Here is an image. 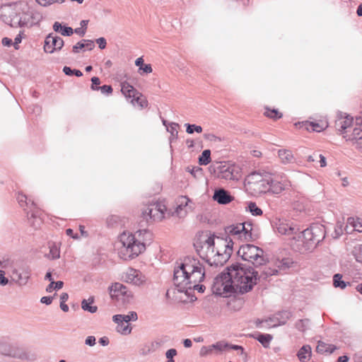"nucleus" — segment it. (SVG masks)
Wrapping results in <instances>:
<instances>
[{
  "label": "nucleus",
  "mask_w": 362,
  "mask_h": 362,
  "mask_svg": "<svg viewBox=\"0 0 362 362\" xmlns=\"http://www.w3.org/2000/svg\"><path fill=\"white\" fill-rule=\"evenodd\" d=\"M225 231L229 240H224L213 235L207 237L197 247L200 257L205 259L210 266H222L227 262L233 250V240L248 242L257 238V235L252 232V224L249 222L228 226Z\"/></svg>",
  "instance_id": "f257e3e1"
},
{
  "label": "nucleus",
  "mask_w": 362,
  "mask_h": 362,
  "mask_svg": "<svg viewBox=\"0 0 362 362\" xmlns=\"http://www.w3.org/2000/svg\"><path fill=\"white\" fill-rule=\"evenodd\" d=\"M174 269L173 282L179 292L187 293L188 290L204 292V286L200 285L205 277V269L200 261L193 257H187L177 263Z\"/></svg>",
  "instance_id": "f03ea898"
},
{
  "label": "nucleus",
  "mask_w": 362,
  "mask_h": 362,
  "mask_svg": "<svg viewBox=\"0 0 362 362\" xmlns=\"http://www.w3.org/2000/svg\"><path fill=\"white\" fill-rule=\"evenodd\" d=\"M227 270L229 271L235 293H246L257 284L258 272L252 268H244L240 264H233L227 267Z\"/></svg>",
  "instance_id": "7ed1b4c3"
},
{
  "label": "nucleus",
  "mask_w": 362,
  "mask_h": 362,
  "mask_svg": "<svg viewBox=\"0 0 362 362\" xmlns=\"http://www.w3.org/2000/svg\"><path fill=\"white\" fill-rule=\"evenodd\" d=\"M117 243L121 245L118 249L119 255L124 260L133 259L144 252L142 244H138L134 234L129 232L121 233Z\"/></svg>",
  "instance_id": "20e7f679"
},
{
  "label": "nucleus",
  "mask_w": 362,
  "mask_h": 362,
  "mask_svg": "<svg viewBox=\"0 0 362 362\" xmlns=\"http://www.w3.org/2000/svg\"><path fill=\"white\" fill-rule=\"evenodd\" d=\"M269 182H271V174L267 172L255 171L246 177L245 187L252 195L258 196L269 190Z\"/></svg>",
  "instance_id": "39448f33"
},
{
  "label": "nucleus",
  "mask_w": 362,
  "mask_h": 362,
  "mask_svg": "<svg viewBox=\"0 0 362 362\" xmlns=\"http://www.w3.org/2000/svg\"><path fill=\"white\" fill-rule=\"evenodd\" d=\"M325 238V230L322 225L315 224L304 230L298 235V241L302 243L303 251L314 249Z\"/></svg>",
  "instance_id": "423d86ee"
},
{
  "label": "nucleus",
  "mask_w": 362,
  "mask_h": 362,
  "mask_svg": "<svg viewBox=\"0 0 362 362\" xmlns=\"http://www.w3.org/2000/svg\"><path fill=\"white\" fill-rule=\"evenodd\" d=\"M238 255L243 260L252 263L255 267L264 265L267 259L264 250L252 244H245L240 246Z\"/></svg>",
  "instance_id": "0eeeda50"
},
{
  "label": "nucleus",
  "mask_w": 362,
  "mask_h": 362,
  "mask_svg": "<svg viewBox=\"0 0 362 362\" xmlns=\"http://www.w3.org/2000/svg\"><path fill=\"white\" fill-rule=\"evenodd\" d=\"M229 271L226 269L218 274L214 281L212 290L214 293L223 297H228L235 293Z\"/></svg>",
  "instance_id": "6e6552de"
},
{
  "label": "nucleus",
  "mask_w": 362,
  "mask_h": 362,
  "mask_svg": "<svg viewBox=\"0 0 362 362\" xmlns=\"http://www.w3.org/2000/svg\"><path fill=\"white\" fill-rule=\"evenodd\" d=\"M17 200L20 206L26 211L30 223L35 228L40 226L42 223V219L40 217V213L34 202L28 200L26 195L21 193L18 194Z\"/></svg>",
  "instance_id": "1a4fd4ad"
},
{
  "label": "nucleus",
  "mask_w": 362,
  "mask_h": 362,
  "mask_svg": "<svg viewBox=\"0 0 362 362\" xmlns=\"http://www.w3.org/2000/svg\"><path fill=\"white\" fill-rule=\"evenodd\" d=\"M23 11H21L18 21H14V27L30 28L38 24L42 19V15L36 10L28 8L23 4Z\"/></svg>",
  "instance_id": "9d476101"
},
{
  "label": "nucleus",
  "mask_w": 362,
  "mask_h": 362,
  "mask_svg": "<svg viewBox=\"0 0 362 362\" xmlns=\"http://www.w3.org/2000/svg\"><path fill=\"white\" fill-rule=\"evenodd\" d=\"M291 262L288 259H276L269 265H266L260 274H258L257 279H267L272 276H277L283 274L290 267Z\"/></svg>",
  "instance_id": "9b49d317"
},
{
  "label": "nucleus",
  "mask_w": 362,
  "mask_h": 362,
  "mask_svg": "<svg viewBox=\"0 0 362 362\" xmlns=\"http://www.w3.org/2000/svg\"><path fill=\"white\" fill-rule=\"evenodd\" d=\"M23 11V4L16 2L4 6L0 9V18L6 24L14 27V21H18L21 11Z\"/></svg>",
  "instance_id": "f8f14e48"
},
{
  "label": "nucleus",
  "mask_w": 362,
  "mask_h": 362,
  "mask_svg": "<svg viewBox=\"0 0 362 362\" xmlns=\"http://www.w3.org/2000/svg\"><path fill=\"white\" fill-rule=\"evenodd\" d=\"M192 201L186 196H180L175 201V208L173 211H168V215L176 216L180 218L187 216L189 210H192Z\"/></svg>",
  "instance_id": "ddd939ff"
},
{
  "label": "nucleus",
  "mask_w": 362,
  "mask_h": 362,
  "mask_svg": "<svg viewBox=\"0 0 362 362\" xmlns=\"http://www.w3.org/2000/svg\"><path fill=\"white\" fill-rule=\"evenodd\" d=\"M168 213L166 206L160 203H153L147 206L143 211V216L145 218H151L154 221H161L165 217V213Z\"/></svg>",
  "instance_id": "4468645a"
},
{
  "label": "nucleus",
  "mask_w": 362,
  "mask_h": 362,
  "mask_svg": "<svg viewBox=\"0 0 362 362\" xmlns=\"http://www.w3.org/2000/svg\"><path fill=\"white\" fill-rule=\"evenodd\" d=\"M228 347H229L228 342L223 340L218 341L215 344L202 346L199 352V356L201 358H206L213 355H219L228 349Z\"/></svg>",
  "instance_id": "2eb2a0df"
},
{
  "label": "nucleus",
  "mask_w": 362,
  "mask_h": 362,
  "mask_svg": "<svg viewBox=\"0 0 362 362\" xmlns=\"http://www.w3.org/2000/svg\"><path fill=\"white\" fill-rule=\"evenodd\" d=\"M110 295L111 298L117 300H122L124 302H129L133 297L132 293L128 288L120 283H115L110 288Z\"/></svg>",
  "instance_id": "dca6fc26"
},
{
  "label": "nucleus",
  "mask_w": 362,
  "mask_h": 362,
  "mask_svg": "<svg viewBox=\"0 0 362 362\" xmlns=\"http://www.w3.org/2000/svg\"><path fill=\"white\" fill-rule=\"evenodd\" d=\"M64 45L63 39L53 33H49L45 40L44 50L45 52L52 54L60 51Z\"/></svg>",
  "instance_id": "f3484780"
},
{
  "label": "nucleus",
  "mask_w": 362,
  "mask_h": 362,
  "mask_svg": "<svg viewBox=\"0 0 362 362\" xmlns=\"http://www.w3.org/2000/svg\"><path fill=\"white\" fill-rule=\"evenodd\" d=\"M124 281L128 284L140 286L146 281V276L139 271L133 268H129L122 276Z\"/></svg>",
  "instance_id": "a211bd4d"
},
{
  "label": "nucleus",
  "mask_w": 362,
  "mask_h": 362,
  "mask_svg": "<svg viewBox=\"0 0 362 362\" xmlns=\"http://www.w3.org/2000/svg\"><path fill=\"white\" fill-rule=\"evenodd\" d=\"M218 177L226 180H238L241 177V170L235 165H223Z\"/></svg>",
  "instance_id": "6ab92c4d"
},
{
  "label": "nucleus",
  "mask_w": 362,
  "mask_h": 362,
  "mask_svg": "<svg viewBox=\"0 0 362 362\" xmlns=\"http://www.w3.org/2000/svg\"><path fill=\"white\" fill-rule=\"evenodd\" d=\"M343 138L350 142L357 150L362 151V129L355 127L351 132H345Z\"/></svg>",
  "instance_id": "aec40b11"
},
{
  "label": "nucleus",
  "mask_w": 362,
  "mask_h": 362,
  "mask_svg": "<svg viewBox=\"0 0 362 362\" xmlns=\"http://www.w3.org/2000/svg\"><path fill=\"white\" fill-rule=\"evenodd\" d=\"M352 124L353 117L342 112L337 115V118L335 121V127L339 134L344 136V132H347L346 129L351 127Z\"/></svg>",
  "instance_id": "412c9836"
},
{
  "label": "nucleus",
  "mask_w": 362,
  "mask_h": 362,
  "mask_svg": "<svg viewBox=\"0 0 362 362\" xmlns=\"http://www.w3.org/2000/svg\"><path fill=\"white\" fill-rule=\"evenodd\" d=\"M275 228L279 233L285 235H293L298 230L292 222L285 219H279L275 222Z\"/></svg>",
  "instance_id": "4be33fe9"
},
{
  "label": "nucleus",
  "mask_w": 362,
  "mask_h": 362,
  "mask_svg": "<svg viewBox=\"0 0 362 362\" xmlns=\"http://www.w3.org/2000/svg\"><path fill=\"white\" fill-rule=\"evenodd\" d=\"M280 318H269L265 320L260 321V324H267L268 327H276L279 325H284L286 321L291 317V313L289 311H282L278 314Z\"/></svg>",
  "instance_id": "5701e85b"
},
{
  "label": "nucleus",
  "mask_w": 362,
  "mask_h": 362,
  "mask_svg": "<svg viewBox=\"0 0 362 362\" xmlns=\"http://www.w3.org/2000/svg\"><path fill=\"white\" fill-rule=\"evenodd\" d=\"M138 244H142L144 252L147 245H149L153 240V233L147 229L138 230L134 233Z\"/></svg>",
  "instance_id": "b1692460"
},
{
  "label": "nucleus",
  "mask_w": 362,
  "mask_h": 362,
  "mask_svg": "<svg viewBox=\"0 0 362 362\" xmlns=\"http://www.w3.org/2000/svg\"><path fill=\"white\" fill-rule=\"evenodd\" d=\"M163 345L160 340H155L144 344L139 349V354L142 356H146L155 352Z\"/></svg>",
  "instance_id": "393cba45"
},
{
  "label": "nucleus",
  "mask_w": 362,
  "mask_h": 362,
  "mask_svg": "<svg viewBox=\"0 0 362 362\" xmlns=\"http://www.w3.org/2000/svg\"><path fill=\"white\" fill-rule=\"evenodd\" d=\"M30 271L28 267L22 269V271L13 269L12 271V276L13 279L20 286H24L28 283L30 278Z\"/></svg>",
  "instance_id": "a878e982"
},
{
  "label": "nucleus",
  "mask_w": 362,
  "mask_h": 362,
  "mask_svg": "<svg viewBox=\"0 0 362 362\" xmlns=\"http://www.w3.org/2000/svg\"><path fill=\"white\" fill-rule=\"evenodd\" d=\"M213 199L220 204H227L233 199V197L223 189L216 190Z\"/></svg>",
  "instance_id": "bb28decb"
},
{
  "label": "nucleus",
  "mask_w": 362,
  "mask_h": 362,
  "mask_svg": "<svg viewBox=\"0 0 362 362\" xmlns=\"http://www.w3.org/2000/svg\"><path fill=\"white\" fill-rule=\"evenodd\" d=\"M269 190L267 192H272L274 194H279L285 190L287 185L276 180H274L271 175V182H269Z\"/></svg>",
  "instance_id": "cd10ccee"
},
{
  "label": "nucleus",
  "mask_w": 362,
  "mask_h": 362,
  "mask_svg": "<svg viewBox=\"0 0 362 362\" xmlns=\"http://www.w3.org/2000/svg\"><path fill=\"white\" fill-rule=\"evenodd\" d=\"M298 358L300 362H308L312 356V348L310 345H303L297 353Z\"/></svg>",
  "instance_id": "c85d7f7f"
},
{
  "label": "nucleus",
  "mask_w": 362,
  "mask_h": 362,
  "mask_svg": "<svg viewBox=\"0 0 362 362\" xmlns=\"http://www.w3.org/2000/svg\"><path fill=\"white\" fill-rule=\"evenodd\" d=\"M279 157L284 164H289L294 162V156L292 152L288 149H279L278 151Z\"/></svg>",
  "instance_id": "c756f323"
},
{
  "label": "nucleus",
  "mask_w": 362,
  "mask_h": 362,
  "mask_svg": "<svg viewBox=\"0 0 362 362\" xmlns=\"http://www.w3.org/2000/svg\"><path fill=\"white\" fill-rule=\"evenodd\" d=\"M53 30L63 36H71L74 33V29L71 27L63 25L59 22L53 24Z\"/></svg>",
  "instance_id": "7c9ffc66"
},
{
  "label": "nucleus",
  "mask_w": 362,
  "mask_h": 362,
  "mask_svg": "<svg viewBox=\"0 0 362 362\" xmlns=\"http://www.w3.org/2000/svg\"><path fill=\"white\" fill-rule=\"evenodd\" d=\"M337 347L333 344H329L323 341H318L316 351L319 354H332Z\"/></svg>",
  "instance_id": "2f4dec72"
},
{
  "label": "nucleus",
  "mask_w": 362,
  "mask_h": 362,
  "mask_svg": "<svg viewBox=\"0 0 362 362\" xmlns=\"http://www.w3.org/2000/svg\"><path fill=\"white\" fill-rule=\"evenodd\" d=\"M121 91L126 98H135L138 95L137 90L128 83H122Z\"/></svg>",
  "instance_id": "473e14b6"
},
{
  "label": "nucleus",
  "mask_w": 362,
  "mask_h": 362,
  "mask_svg": "<svg viewBox=\"0 0 362 362\" xmlns=\"http://www.w3.org/2000/svg\"><path fill=\"white\" fill-rule=\"evenodd\" d=\"M94 303V298L90 297L88 300L83 299L81 301V308L90 313H95L98 310V307L95 305H91Z\"/></svg>",
  "instance_id": "72a5a7b5"
},
{
  "label": "nucleus",
  "mask_w": 362,
  "mask_h": 362,
  "mask_svg": "<svg viewBox=\"0 0 362 362\" xmlns=\"http://www.w3.org/2000/svg\"><path fill=\"white\" fill-rule=\"evenodd\" d=\"M117 324L116 330L117 332L127 335L131 333L132 327L127 323H125L122 321V322H119V321H114Z\"/></svg>",
  "instance_id": "f704fd0d"
},
{
  "label": "nucleus",
  "mask_w": 362,
  "mask_h": 362,
  "mask_svg": "<svg viewBox=\"0 0 362 362\" xmlns=\"http://www.w3.org/2000/svg\"><path fill=\"white\" fill-rule=\"evenodd\" d=\"M49 252L47 255L49 259H56L60 257V250L59 247L54 243L49 244Z\"/></svg>",
  "instance_id": "c9c22d12"
},
{
  "label": "nucleus",
  "mask_w": 362,
  "mask_h": 362,
  "mask_svg": "<svg viewBox=\"0 0 362 362\" xmlns=\"http://www.w3.org/2000/svg\"><path fill=\"white\" fill-rule=\"evenodd\" d=\"M273 337L269 334H259L256 339L262 344L264 348H268Z\"/></svg>",
  "instance_id": "e433bc0d"
},
{
  "label": "nucleus",
  "mask_w": 362,
  "mask_h": 362,
  "mask_svg": "<svg viewBox=\"0 0 362 362\" xmlns=\"http://www.w3.org/2000/svg\"><path fill=\"white\" fill-rule=\"evenodd\" d=\"M348 223L350 224L354 230L361 233L362 232V221L358 218L350 217L347 220Z\"/></svg>",
  "instance_id": "4c0bfd02"
},
{
  "label": "nucleus",
  "mask_w": 362,
  "mask_h": 362,
  "mask_svg": "<svg viewBox=\"0 0 362 362\" xmlns=\"http://www.w3.org/2000/svg\"><path fill=\"white\" fill-rule=\"evenodd\" d=\"M211 162V151L204 150L199 158V163L202 165H206Z\"/></svg>",
  "instance_id": "58836bf2"
},
{
  "label": "nucleus",
  "mask_w": 362,
  "mask_h": 362,
  "mask_svg": "<svg viewBox=\"0 0 362 362\" xmlns=\"http://www.w3.org/2000/svg\"><path fill=\"white\" fill-rule=\"evenodd\" d=\"M342 279V275L339 274H336L334 275L333 276V284L334 286V287L337 288H340L341 289H344L346 287L347 284H349V283H346L345 281H344L343 280H341Z\"/></svg>",
  "instance_id": "ea45409f"
},
{
  "label": "nucleus",
  "mask_w": 362,
  "mask_h": 362,
  "mask_svg": "<svg viewBox=\"0 0 362 362\" xmlns=\"http://www.w3.org/2000/svg\"><path fill=\"white\" fill-rule=\"evenodd\" d=\"M309 126L313 131L316 132H320L325 129L328 127V124L326 122H312L309 124Z\"/></svg>",
  "instance_id": "a19ab883"
},
{
  "label": "nucleus",
  "mask_w": 362,
  "mask_h": 362,
  "mask_svg": "<svg viewBox=\"0 0 362 362\" xmlns=\"http://www.w3.org/2000/svg\"><path fill=\"white\" fill-rule=\"evenodd\" d=\"M308 326L309 320L308 319L299 320L295 324L296 328L301 332H305L308 329Z\"/></svg>",
  "instance_id": "79ce46f5"
},
{
  "label": "nucleus",
  "mask_w": 362,
  "mask_h": 362,
  "mask_svg": "<svg viewBox=\"0 0 362 362\" xmlns=\"http://www.w3.org/2000/svg\"><path fill=\"white\" fill-rule=\"evenodd\" d=\"M179 124L175 122L169 123V127H167V131L171 134V139H177L178 135L177 128Z\"/></svg>",
  "instance_id": "37998d69"
},
{
  "label": "nucleus",
  "mask_w": 362,
  "mask_h": 362,
  "mask_svg": "<svg viewBox=\"0 0 362 362\" xmlns=\"http://www.w3.org/2000/svg\"><path fill=\"white\" fill-rule=\"evenodd\" d=\"M247 208L253 216H260L262 214V209L255 202H250Z\"/></svg>",
  "instance_id": "c03bdc74"
},
{
  "label": "nucleus",
  "mask_w": 362,
  "mask_h": 362,
  "mask_svg": "<svg viewBox=\"0 0 362 362\" xmlns=\"http://www.w3.org/2000/svg\"><path fill=\"white\" fill-rule=\"evenodd\" d=\"M264 115L267 117L274 119H279L282 117V114L275 109L270 110L269 108H267Z\"/></svg>",
  "instance_id": "a18cd8bd"
},
{
  "label": "nucleus",
  "mask_w": 362,
  "mask_h": 362,
  "mask_svg": "<svg viewBox=\"0 0 362 362\" xmlns=\"http://www.w3.org/2000/svg\"><path fill=\"white\" fill-rule=\"evenodd\" d=\"M187 133L192 134L194 132L201 133L202 127L196 124H185Z\"/></svg>",
  "instance_id": "49530a36"
},
{
  "label": "nucleus",
  "mask_w": 362,
  "mask_h": 362,
  "mask_svg": "<svg viewBox=\"0 0 362 362\" xmlns=\"http://www.w3.org/2000/svg\"><path fill=\"white\" fill-rule=\"evenodd\" d=\"M64 283L61 281H58L57 282L51 281L50 284L47 286L46 291L47 292H52L54 289L59 290L63 287Z\"/></svg>",
  "instance_id": "de8ad7c7"
},
{
  "label": "nucleus",
  "mask_w": 362,
  "mask_h": 362,
  "mask_svg": "<svg viewBox=\"0 0 362 362\" xmlns=\"http://www.w3.org/2000/svg\"><path fill=\"white\" fill-rule=\"evenodd\" d=\"M63 72L67 76H73L75 75L78 77H80L83 75L82 72L78 69H72L69 66H64L63 68Z\"/></svg>",
  "instance_id": "09e8293b"
},
{
  "label": "nucleus",
  "mask_w": 362,
  "mask_h": 362,
  "mask_svg": "<svg viewBox=\"0 0 362 362\" xmlns=\"http://www.w3.org/2000/svg\"><path fill=\"white\" fill-rule=\"evenodd\" d=\"M228 349H231L236 351H240V355L243 357V361H247V354L245 352L243 346L239 345H230L229 344V347Z\"/></svg>",
  "instance_id": "8fccbe9b"
},
{
  "label": "nucleus",
  "mask_w": 362,
  "mask_h": 362,
  "mask_svg": "<svg viewBox=\"0 0 362 362\" xmlns=\"http://www.w3.org/2000/svg\"><path fill=\"white\" fill-rule=\"evenodd\" d=\"M113 321H119V322H122V321L125 323H127L130 321L129 317L127 315H115L112 317Z\"/></svg>",
  "instance_id": "3c124183"
},
{
  "label": "nucleus",
  "mask_w": 362,
  "mask_h": 362,
  "mask_svg": "<svg viewBox=\"0 0 362 362\" xmlns=\"http://www.w3.org/2000/svg\"><path fill=\"white\" fill-rule=\"evenodd\" d=\"M23 35H24V32L20 31V33L15 37L14 42L13 45L16 49H18V48H19L18 45L21 42Z\"/></svg>",
  "instance_id": "603ef678"
},
{
  "label": "nucleus",
  "mask_w": 362,
  "mask_h": 362,
  "mask_svg": "<svg viewBox=\"0 0 362 362\" xmlns=\"http://www.w3.org/2000/svg\"><path fill=\"white\" fill-rule=\"evenodd\" d=\"M91 89L93 90H99L100 86H98V85L100 83V78L98 77L93 76L91 78Z\"/></svg>",
  "instance_id": "864d4df0"
},
{
  "label": "nucleus",
  "mask_w": 362,
  "mask_h": 362,
  "mask_svg": "<svg viewBox=\"0 0 362 362\" xmlns=\"http://www.w3.org/2000/svg\"><path fill=\"white\" fill-rule=\"evenodd\" d=\"M85 48L83 40L77 42L72 47V52L75 54L78 53L82 49Z\"/></svg>",
  "instance_id": "5fc2aeb1"
},
{
  "label": "nucleus",
  "mask_w": 362,
  "mask_h": 362,
  "mask_svg": "<svg viewBox=\"0 0 362 362\" xmlns=\"http://www.w3.org/2000/svg\"><path fill=\"white\" fill-rule=\"evenodd\" d=\"M99 90L103 94L109 95L112 93V88L111 86L103 85L99 87Z\"/></svg>",
  "instance_id": "6e6d98bb"
},
{
  "label": "nucleus",
  "mask_w": 362,
  "mask_h": 362,
  "mask_svg": "<svg viewBox=\"0 0 362 362\" xmlns=\"http://www.w3.org/2000/svg\"><path fill=\"white\" fill-rule=\"evenodd\" d=\"M187 170L194 177H197L198 175L202 174V169L199 167H194L192 168H190L188 167L187 168Z\"/></svg>",
  "instance_id": "4d7b16f0"
},
{
  "label": "nucleus",
  "mask_w": 362,
  "mask_h": 362,
  "mask_svg": "<svg viewBox=\"0 0 362 362\" xmlns=\"http://www.w3.org/2000/svg\"><path fill=\"white\" fill-rule=\"evenodd\" d=\"M204 137L205 139H206L208 141H210L216 142V141H221V139L218 136H216L214 134H211V133L204 134Z\"/></svg>",
  "instance_id": "13d9d810"
},
{
  "label": "nucleus",
  "mask_w": 362,
  "mask_h": 362,
  "mask_svg": "<svg viewBox=\"0 0 362 362\" xmlns=\"http://www.w3.org/2000/svg\"><path fill=\"white\" fill-rule=\"evenodd\" d=\"M354 257L357 262L362 264V245L356 250Z\"/></svg>",
  "instance_id": "bf43d9fd"
},
{
  "label": "nucleus",
  "mask_w": 362,
  "mask_h": 362,
  "mask_svg": "<svg viewBox=\"0 0 362 362\" xmlns=\"http://www.w3.org/2000/svg\"><path fill=\"white\" fill-rule=\"evenodd\" d=\"M136 101L137 104H139L141 107H144L147 105V101L145 99H142L140 97L136 95L135 98L132 100V103H134V101Z\"/></svg>",
  "instance_id": "052dcab7"
},
{
  "label": "nucleus",
  "mask_w": 362,
  "mask_h": 362,
  "mask_svg": "<svg viewBox=\"0 0 362 362\" xmlns=\"http://www.w3.org/2000/svg\"><path fill=\"white\" fill-rule=\"evenodd\" d=\"M177 354V352L175 349H170L165 352V357L167 359H173Z\"/></svg>",
  "instance_id": "680f3d73"
},
{
  "label": "nucleus",
  "mask_w": 362,
  "mask_h": 362,
  "mask_svg": "<svg viewBox=\"0 0 362 362\" xmlns=\"http://www.w3.org/2000/svg\"><path fill=\"white\" fill-rule=\"evenodd\" d=\"M96 42L98 45L100 49H103L106 47L107 42L104 37H99L96 40Z\"/></svg>",
  "instance_id": "e2e57ef3"
},
{
  "label": "nucleus",
  "mask_w": 362,
  "mask_h": 362,
  "mask_svg": "<svg viewBox=\"0 0 362 362\" xmlns=\"http://www.w3.org/2000/svg\"><path fill=\"white\" fill-rule=\"evenodd\" d=\"M83 44L85 45V48H87L88 50H92L95 47L94 42L90 40H83Z\"/></svg>",
  "instance_id": "0e129e2a"
},
{
  "label": "nucleus",
  "mask_w": 362,
  "mask_h": 362,
  "mask_svg": "<svg viewBox=\"0 0 362 362\" xmlns=\"http://www.w3.org/2000/svg\"><path fill=\"white\" fill-rule=\"evenodd\" d=\"M8 282V279L5 277V272L3 270H0V285L6 286Z\"/></svg>",
  "instance_id": "69168bd1"
},
{
  "label": "nucleus",
  "mask_w": 362,
  "mask_h": 362,
  "mask_svg": "<svg viewBox=\"0 0 362 362\" xmlns=\"http://www.w3.org/2000/svg\"><path fill=\"white\" fill-rule=\"evenodd\" d=\"M85 343L86 345L93 346L95 344V337L93 336H89L86 339Z\"/></svg>",
  "instance_id": "338daca9"
},
{
  "label": "nucleus",
  "mask_w": 362,
  "mask_h": 362,
  "mask_svg": "<svg viewBox=\"0 0 362 362\" xmlns=\"http://www.w3.org/2000/svg\"><path fill=\"white\" fill-rule=\"evenodd\" d=\"M139 69L142 70L144 73L146 74H150L153 71L151 64H144L143 66H141Z\"/></svg>",
  "instance_id": "774afa93"
}]
</instances>
